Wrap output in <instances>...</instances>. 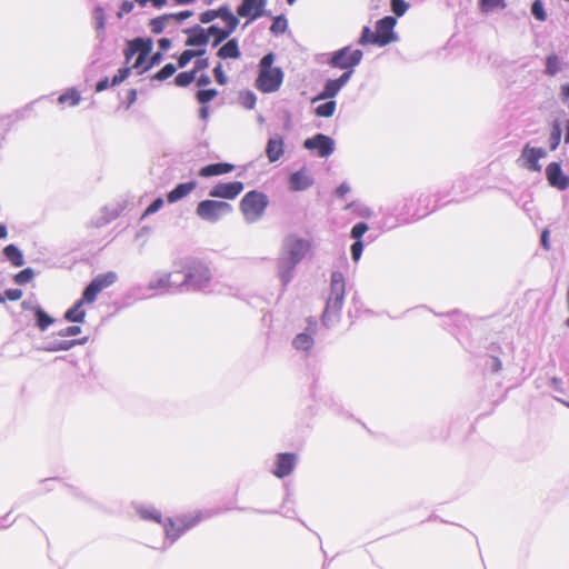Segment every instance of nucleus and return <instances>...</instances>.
<instances>
[{
  "label": "nucleus",
  "instance_id": "nucleus-39",
  "mask_svg": "<svg viewBox=\"0 0 569 569\" xmlns=\"http://www.w3.org/2000/svg\"><path fill=\"white\" fill-rule=\"evenodd\" d=\"M562 137V128L559 120H553L551 123V131L548 138L549 149L555 151L558 149Z\"/></svg>",
  "mask_w": 569,
  "mask_h": 569
},
{
  "label": "nucleus",
  "instance_id": "nucleus-19",
  "mask_svg": "<svg viewBox=\"0 0 569 569\" xmlns=\"http://www.w3.org/2000/svg\"><path fill=\"white\" fill-rule=\"evenodd\" d=\"M298 463V455L295 452H280L276 456L272 473L279 478H286L292 473Z\"/></svg>",
  "mask_w": 569,
  "mask_h": 569
},
{
  "label": "nucleus",
  "instance_id": "nucleus-31",
  "mask_svg": "<svg viewBox=\"0 0 569 569\" xmlns=\"http://www.w3.org/2000/svg\"><path fill=\"white\" fill-rule=\"evenodd\" d=\"M416 198L419 212L421 213V218L428 216L429 213L433 212L437 208H439V204L436 203L433 193L431 194L427 192H420Z\"/></svg>",
  "mask_w": 569,
  "mask_h": 569
},
{
  "label": "nucleus",
  "instance_id": "nucleus-4",
  "mask_svg": "<svg viewBox=\"0 0 569 569\" xmlns=\"http://www.w3.org/2000/svg\"><path fill=\"white\" fill-rule=\"evenodd\" d=\"M276 54L266 53L258 63V76L254 87L262 93H272L280 89L284 73L280 67H273Z\"/></svg>",
  "mask_w": 569,
  "mask_h": 569
},
{
  "label": "nucleus",
  "instance_id": "nucleus-1",
  "mask_svg": "<svg viewBox=\"0 0 569 569\" xmlns=\"http://www.w3.org/2000/svg\"><path fill=\"white\" fill-rule=\"evenodd\" d=\"M309 250L310 242L296 234H289L283 240L277 259V276L282 286V291L292 281L297 266L305 259Z\"/></svg>",
  "mask_w": 569,
  "mask_h": 569
},
{
  "label": "nucleus",
  "instance_id": "nucleus-28",
  "mask_svg": "<svg viewBox=\"0 0 569 569\" xmlns=\"http://www.w3.org/2000/svg\"><path fill=\"white\" fill-rule=\"evenodd\" d=\"M197 188V181L191 180L188 182L178 183L171 191L167 193V201L169 203L178 202L187 197Z\"/></svg>",
  "mask_w": 569,
  "mask_h": 569
},
{
  "label": "nucleus",
  "instance_id": "nucleus-42",
  "mask_svg": "<svg viewBox=\"0 0 569 569\" xmlns=\"http://www.w3.org/2000/svg\"><path fill=\"white\" fill-rule=\"evenodd\" d=\"M81 100L80 92L76 88L68 89L59 96L58 102L61 104L69 103V106H77Z\"/></svg>",
  "mask_w": 569,
  "mask_h": 569
},
{
  "label": "nucleus",
  "instance_id": "nucleus-61",
  "mask_svg": "<svg viewBox=\"0 0 569 569\" xmlns=\"http://www.w3.org/2000/svg\"><path fill=\"white\" fill-rule=\"evenodd\" d=\"M214 80L218 84L224 86L228 82V77L226 76L221 62H218L217 66L212 70Z\"/></svg>",
  "mask_w": 569,
  "mask_h": 569
},
{
  "label": "nucleus",
  "instance_id": "nucleus-35",
  "mask_svg": "<svg viewBox=\"0 0 569 569\" xmlns=\"http://www.w3.org/2000/svg\"><path fill=\"white\" fill-rule=\"evenodd\" d=\"M315 345L311 333L300 332L292 340V347L298 351L309 352Z\"/></svg>",
  "mask_w": 569,
  "mask_h": 569
},
{
  "label": "nucleus",
  "instance_id": "nucleus-21",
  "mask_svg": "<svg viewBox=\"0 0 569 569\" xmlns=\"http://www.w3.org/2000/svg\"><path fill=\"white\" fill-rule=\"evenodd\" d=\"M243 188L244 186L241 181L219 182L209 190V196L211 198L232 200L242 192Z\"/></svg>",
  "mask_w": 569,
  "mask_h": 569
},
{
  "label": "nucleus",
  "instance_id": "nucleus-5",
  "mask_svg": "<svg viewBox=\"0 0 569 569\" xmlns=\"http://www.w3.org/2000/svg\"><path fill=\"white\" fill-rule=\"evenodd\" d=\"M173 273L172 271L156 270L147 286L137 284L130 289V292L137 295L139 299L168 293L171 289H176L177 286L171 281Z\"/></svg>",
  "mask_w": 569,
  "mask_h": 569
},
{
  "label": "nucleus",
  "instance_id": "nucleus-22",
  "mask_svg": "<svg viewBox=\"0 0 569 569\" xmlns=\"http://www.w3.org/2000/svg\"><path fill=\"white\" fill-rule=\"evenodd\" d=\"M436 316L446 318L443 327L455 336H457L461 329H467L470 322L468 316L457 309L447 313H436Z\"/></svg>",
  "mask_w": 569,
  "mask_h": 569
},
{
  "label": "nucleus",
  "instance_id": "nucleus-16",
  "mask_svg": "<svg viewBox=\"0 0 569 569\" xmlns=\"http://www.w3.org/2000/svg\"><path fill=\"white\" fill-rule=\"evenodd\" d=\"M547 150L541 147H531L526 143L521 150L518 161H522L521 167L532 172H540L542 166L539 160L547 157Z\"/></svg>",
  "mask_w": 569,
  "mask_h": 569
},
{
  "label": "nucleus",
  "instance_id": "nucleus-12",
  "mask_svg": "<svg viewBox=\"0 0 569 569\" xmlns=\"http://www.w3.org/2000/svg\"><path fill=\"white\" fill-rule=\"evenodd\" d=\"M369 230V226L367 222L360 221L353 224L350 230V238L353 240V243L350 247V254L353 262H358L361 259L366 240H363V236ZM376 236L368 234L367 242L375 241Z\"/></svg>",
  "mask_w": 569,
  "mask_h": 569
},
{
  "label": "nucleus",
  "instance_id": "nucleus-10",
  "mask_svg": "<svg viewBox=\"0 0 569 569\" xmlns=\"http://www.w3.org/2000/svg\"><path fill=\"white\" fill-rule=\"evenodd\" d=\"M21 308L23 311L31 312L33 326L41 332H46L50 326L57 322V319L50 316L34 297L23 300Z\"/></svg>",
  "mask_w": 569,
  "mask_h": 569
},
{
  "label": "nucleus",
  "instance_id": "nucleus-59",
  "mask_svg": "<svg viewBox=\"0 0 569 569\" xmlns=\"http://www.w3.org/2000/svg\"><path fill=\"white\" fill-rule=\"evenodd\" d=\"M391 11L396 17H402L409 9V3L406 0H390Z\"/></svg>",
  "mask_w": 569,
  "mask_h": 569
},
{
  "label": "nucleus",
  "instance_id": "nucleus-51",
  "mask_svg": "<svg viewBox=\"0 0 569 569\" xmlns=\"http://www.w3.org/2000/svg\"><path fill=\"white\" fill-rule=\"evenodd\" d=\"M29 111H30V104H27L26 107L14 110L12 113L4 116L3 119L8 120V124H13L21 120H24L28 117Z\"/></svg>",
  "mask_w": 569,
  "mask_h": 569
},
{
  "label": "nucleus",
  "instance_id": "nucleus-55",
  "mask_svg": "<svg viewBox=\"0 0 569 569\" xmlns=\"http://www.w3.org/2000/svg\"><path fill=\"white\" fill-rule=\"evenodd\" d=\"M531 14L538 21L543 22L547 20V12L542 0H533L531 3Z\"/></svg>",
  "mask_w": 569,
  "mask_h": 569
},
{
  "label": "nucleus",
  "instance_id": "nucleus-23",
  "mask_svg": "<svg viewBox=\"0 0 569 569\" xmlns=\"http://www.w3.org/2000/svg\"><path fill=\"white\" fill-rule=\"evenodd\" d=\"M397 210L400 211V220L406 221V223L421 219L416 196L403 198L399 203H397Z\"/></svg>",
  "mask_w": 569,
  "mask_h": 569
},
{
  "label": "nucleus",
  "instance_id": "nucleus-63",
  "mask_svg": "<svg viewBox=\"0 0 569 569\" xmlns=\"http://www.w3.org/2000/svg\"><path fill=\"white\" fill-rule=\"evenodd\" d=\"M81 332V327L79 326H69L67 328L60 329L56 331V335L61 338L66 337H74L78 336Z\"/></svg>",
  "mask_w": 569,
  "mask_h": 569
},
{
  "label": "nucleus",
  "instance_id": "nucleus-11",
  "mask_svg": "<svg viewBox=\"0 0 569 569\" xmlns=\"http://www.w3.org/2000/svg\"><path fill=\"white\" fill-rule=\"evenodd\" d=\"M88 341L89 337L64 340L61 337H58L56 332H52L51 335L43 337L40 343L36 347V349L46 352L67 351L73 348L74 346L86 345Z\"/></svg>",
  "mask_w": 569,
  "mask_h": 569
},
{
  "label": "nucleus",
  "instance_id": "nucleus-17",
  "mask_svg": "<svg viewBox=\"0 0 569 569\" xmlns=\"http://www.w3.org/2000/svg\"><path fill=\"white\" fill-rule=\"evenodd\" d=\"M379 214H381V218L373 222V226L381 232H387L399 226L407 224L406 221L400 220V211L397 210V204L392 207H380Z\"/></svg>",
  "mask_w": 569,
  "mask_h": 569
},
{
  "label": "nucleus",
  "instance_id": "nucleus-62",
  "mask_svg": "<svg viewBox=\"0 0 569 569\" xmlns=\"http://www.w3.org/2000/svg\"><path fill=\"white\" fill-rule=\"evenodd\" d=\"M223 22H224V27H223L224 31L229 36H231L236 31V29L239 24V18H238V16L232 14L229 18H227Z\"/></svg>",
  "mask_w": 569,
  "mask_h": 569
},
{
  "label": "nucleus",
  "instance_id": "nucleus-50",
  "mask_svg": "<svg viewBox=\"0 0 569 569\" xmlns=\"http://www.w3.org/2000/svg\"><path fill=\"white\" fill-rule=\"evenodd\" d=\"M170 21L169 17H167V13L152 18L149 21V27L152 33L160 34L163 32L166 28V23Z\"/></svg>",
  "mask_w": 569,
  "mask_h": 569
},
{
  "label": "nucleus",
  "instance_id": "nucleus-3",
  "mask_svg": "<svg viewBox=\"0 0 569 569\" xmlns=\"http://www.w3.org/2000/svg\"><path fill=\"white\" fill-rule=\"evenodd\" d=\"M346 281L340 271H333L330 278V295L326 301L321 321L327 328L333 327L340 320V313L345 301Z\"/></svg>",
  "mask_w": 569,
  "mask_h": 569
},
{
  "label": "nucleus",
  "instance_id": "nucleus-26",
  "mask_svg": "<svg viewBox=\"0 0 569 569\" xmlns=\"http://www.w3.org/2000/svg\"><path fill=\"white\" fill-rule=\"evenodd\" d=\"M266 157L269 162H277L284 153V140L280 134L271 136L266 144Z\"/></svg>",
  "mask_w": 569,
  "mask_h": 569
},
{
  "label": "nucleus",
  "instance_id": "nucleus-43",
  "mask_svg": "<svg viewBox=\"0 0 569 569\" xmlns=\"http://www.w3.org/2000/svg\"><path fill=\"white\" fill-rule=\"evenodd\" d=\"M336 107L337 102L335 100L328 99L326 102L315 108V114L321 118H329L335 113Z\"/></svg>",
  "mask_w": 569,
  "mask_h": 569
},
{
  "label": "nucleus",
  "instance_id": "nucleus-47",
  "mask_svg": "<svg viewBox=\"0 0 569 569\" xmlns=\"http://www.w3.org/2000/svg\"><path fill=\"white\" fill-rule=\"evenodd\" d=\"M239 103L248 110H252L257 103V96L251 90H242L239 92Z\"/></svg>",
  "mask_w": 569,
  "mask_h": 569
},
{
  "label": "nucleus",
  "instance_id": "nucleus-30",
  "mask_svg": "<svg viewBox=\"0 0 569 569\" xmlns=\"http://www.w3.org/2000/svg\"><path fill=\"white\" fill-rule=\"evenodd\" d=\"M217 57L222 60L239 59L241 57V51L238 40L236 38L228 39L227 42L218 49Z\"/></svg>",
  "mask_w": 569,
  "mask_h": 569
},
{
  "label": "nucleus",
  "instance_id": "nucleus-14",
  "mask_svg": "<svg viewBox=\"0 0 569 569\" xmlns=\"http://www.w3.org/2000/svg\"><path fill=\"white\" fill-rule=\"evenodd\" d=\"M266 4L267 0H241L237 7V14L248 19L244 27L263 16H271V12L266 10Z\"/></svg>",
  "mask_w": 569,
  "mask_h": 569
},
{
  "label": "nucleus",
  "instance_id": "nucleus-49",
  "mask_svg": "<svg viewBox=\"0 0 569 569\" xmlns=\"http://www.w3.org/2000/svg\"><path fill=\"white\" fill-rule=\"evenodd\" d=\"M196 71H182L174 77V84L180 88H186L196 80Z\"/></svg>",
  "mask_w": 569,
  "mask_h": 569
},
{
  "label": "nucleus",
  "instance_id": "nucleus-27",
  "mask_svg": "<svg viewBox=\"0 0 569 569\" xmlns=\"http://www.w3.org/2000/svg\"><path fill=\"white\" fill-rule=\"evenodd\" d=\"M132 507L142 520L162 523V515L153 506L133 502Z\"/></svg>",
  "mask_w": 569,
  "mask_h": 569
},
{
  "label": "nucleus",
  "instance_id": "nucleus-57",
  "mask_svg": "<svg viewBox=\"0 0 569 569\" xmlns=\"http://www.w3.org/2000/svg\"><path fill=\"white\" fill-rule=\"evenodd\" d=\"M451 196L453 197V192L451 190V187L448 188H441V189H438L435 193H433V197L436 199V203L439 204V207L443 206V204H447L448 200L451 198Z\"/></svg>",
  "mask_w": 569,
  "mask_h": 569
},
{
  "label": "nucleus",
  "instance_id": "nucleus-15",
  "mask_svg": "<svg viewBox=\"0 0 569 569\" xmlns=\"http://www.w3.org/2000/svg\"><path fill=\"white\" fill-rule=\"evenodd\" d=\"M396 24L397 18L393 16H386L377 21L375 40L379 41V47H386L398 40L395 32Z\"/></svg>",
  "mask_w": 569,
  "mask_h": 569
},
{
  "label": "nucleus",
  "instance_id": "nucleus-45",
  "mask_svg": "<svg viewBox=\"0 0 569 569\" xmlns=\"http://www.w3.org/2000/svg\"><path fill=\"white\" fill-rule=\"evenodd\" d=\"M376 32H373L370 27H362L360 37L357 40L359 46L366 47L368 44H375L379 47V41L375 40Z\"/></svg>",
  "mask_w": 569,
  "mask_h": 569
},
{
  "label": "nucleus",
  "instance_id": "nucleus-24",
  "mask_svg": "<svg viewBox=\"0 0 569 569\" xmlns=\"http://www.w3.org/2000/svg\"><path fill=\"white\" fill-rule=\"evenodd\" d=\"M313 183L315 179L307 172L306 167L290 173L288 178L289 190L293 192L305 191L312 187Z\"/></svg>",
  "mask_w": 569,
  "mask_h": 569
},
{
  "label": "nucleus",
  "instance_id": "nucleus-64",
  "mask_svg": "<svg viewBox=\"0 0 569 569\" xmlns=\"http://www.w3.org/2000/svg\"><path fill=\"white\" fill-rule=\"evenodd\" d=\"M194 58L193 50L187 49L178 58V67L184 68Z\"/></svg>",
  "mask_w": 569,
  "mask_h": 569
},
{
  "label": "nucleus",
  "instance_id": "nucleus-7",
  "mask_svg": "<svg viewBox=\"0 0 569 569\" xmlns=\"http://www.w3.org/2000/svg\"><path fill=\"white\" fill-rule=\"evenodd\" d=\"M268 204L269 200L266 193L258 190H251L241 199L240 210L244 216L246 221L252 223L263 216Z\"/></svg>",
  "mask_w": 569,
  "mask_h": 569
},
{
  "label": "nucleus",
  "instance_id": "nucleus-58",
  "mask_svg": "<svg viewBox=\"0 0 569 569\" xmlns=\"http://www.w3.org/2000/svg\"><path fill=\"white\" fill-rule=\"evenodd\" d=\"M163 199L161 197H157L143 211L140 217V220L146 219L147 217L158 212L163 207Z\"/></svg>",
  "mask_w": 569,
  "mask_h": 569
},
{
  "label": "nucleus",
  "instance_id": "nucleus-9",
  "mask_svg": "<svg viewBox=\"0 0 569 569\" xmlns=\"http://www.w3.org/2000/svg\"><path fill=\"white\" fill-rule=\"evenodd\" d=\"M362 50L352 49L351 46H346L329 53L327 62L331 68L351 69L359 66L362 61Z\"/></svg>",
  "mask_w": 569,
  "mask_h": 569
},
{
  "label": "nucleus",
  "instance_id": "nucleus-44",
  "mask_svg": "<svg viewBox=\"0 0 569 569\" xmlns=\"http://www.w3.org/2000/svg\"><path fill=\"white\" fill-rule=\"evenodd\" d=\"M219 94L214 88H202L196 92V100L199 104H208Z\"/></svg>",
  "mask_w": 569,
  "mask_h": 569
},
{
  "label": "nucleus",
  "instance_id": "nucleus-25",
  "mask_svg": "<svg viewBox=\"0 0 569 569\" xmlns=\"http://www.w3.org/2000/svg\"><path fill=\"white\" fill-rule=\"evenodd\" d=\"M187 34L186 46L206 47L209 43L208 31L200 24L183 30Z\"/></svg>",
  "mask_w": 569,
  "mask_h": 569
},
{
  "label": "nucleus",
  "instance_id": "nucleus-38",
  "mask_svg": "<svg viewBox=\"0 0 569 569\" xmlns=\"http://www.w3.org/2000/svg\"><path fill=\"white\" fill-rule=\"evenodd\" d=\"M208 38L212 37V47L216 48L220 46L222 42L229 39V34L218 24H211L207 28Z\"/></svg>",
  "mask_w": 569,
  "mask_h": 569
},
{
  "label": "nucleus",
  "instance_id": "nucleus-6",
  "mask_svg": "<svg viewBox=\"0 0 569 569\" xmlns=\"http://www.w3.org/2000/svg\"><path fill=\"white\" fill-rule=\"evenodd\" d=\"M203 518V513L198 511L194 515H183L176 519L166 518L162 520V527L164 530L166 542L163 546V550L176 542L182 535H184L189 529L197 526Z\"/></svg>",
  "mask_w": 569,
  "mask_h": 569
},
{
  "label": "nucleus",
  "instance_id": "nucleus-8",
  "mask_svg": "<svg viewBox=\"0 0 569 569\" xmlns=\"http://www.w3.org/2000/svg\"><path fill=\"white\" fill-rule=\"evenodd\" d=\"M232 210V206L226 201L207 199L197 204L196 213L200 219L216 223L223 216L231 213Z\"/></svg>",
  "mask_w": 569,
  "mask_h": 569
},
{
  "label": "nucleus",
  "instance_id": "nucleus-48",
  "mask_svg": "<svg viewBox=\"0 0 569 569\" xmlns=\"http://www.w3.org/2000/svg\"><path fill=\"white\" fill-rule=\"evenodd\" d=\"M101 290L90 281L83 289L82 298L80 299L83 303H93Z\"/></svg>",
  "mask_w": 569,
  "mask_h": 569
},
{
  "label": "nucleus",
  "instance_id": "nucleus-34",
  "mask_svg": "<svg viewBox=\"0 0 569 569\" xmlns=\"http://www.w3.org/2000/svg\"><path fill=\"white\" fill-rule=\"evenodd\" d=\"M451 190L453 192V197H451L447 202H459L463 194L470 191V180L467 177L457 178L451 184Z\"/></svg>",
  "mask_w": 569,
  "mask_h": 569
},
{
  "label": "nucleus",
  "instance_id": "nucleus-18",
  "mask_svg": "<svg viewBox=\"0 0 569 569\" xmlns=\"http://www.w3.org/2000/svg\"><path fill=\"white\" fill-rule=\"evenodd\" d=\"M153 49V41L151 38L137 37L127 41L123 54L128 63L133 56L149 57Z\"/></svg>",
  "mask_w": 569,
  "mask_h": 569
},
{
  "label": "nucleus",
  "instance_id": "nucleus-36",
  "mask_svg": "<svg viewBox=\"0 0 569 569\" xmlns=\"http://www.w3.org/2000/svg\"><path fill=\"white\" fill-rule=\"evenodd\" d=\"M122 210H123V207L121 204H116V206H111V207L106 206L102 209V216L99 218L97 226L101 227V226L110 223L111 221H113L121 214Z\"/></svg>",
  "mask_w": 569,
  "mask_h": 569
},
{
  "label": "nucleus",
  "instance_id": "nucleus-53",
  "mask_svg": "<svg viewBox=\"0 0 569 569\" xmlns=\"http://www.w3.org/2000/svg\"><path fill=\"white\" fill-rule=\"evenodd\" d=\"M288 28V21L283 14L273 18L270 26V32L278 36L283 33Z\"/></svg>",
  "mask_w": 569,
  "mask_h": 569
},
{
  "label": "nucleus",
  "instance_id": "nucleus-46",
  "mask_svg": "<svg viewBox=\"0 0 569 569\" xmlns=\"http://www.w3.org/2000/svg\"><path fill=\"white\" fill-rule=\"evenodd\" d=\"M481 12L489 13L496 9H505L507 7L506 0H478Z\"/></svg>",
  "mask_w": 569,
  "mask_h": 569
},
{
  "label": "nucleus",
  "instance_id": "nucleus-52",
  "mask_svg": "<svg viewBox=\"0 0 569 569\" xmlns=\"http://www.w3.org/2000/svg\"><path fill=\"white\" fill-rule=\"evenodd\" d=\"M34 277V270L30 267L22 269L13 276V282L19 286L29 283Z\"/></svg>",
  "mask_w": 569,
  "mask_h": 569
},
{
  "label": "nucleus",
  "instance_id": "nucleus-13",
  "mask_svg": "<svg viewBox=\"0 0 569 569\" xmlns=\"http://www.w3.org/2000/svg\"><path fill=\"white\" fill-rule=\"evenodd\" d=\"M303 148L316 153L319 158H328L335 152V140L325 133H316L303 141Z\"/></svg>",
  "mask_w": 569,
  "mask_h": 569
},
{
  "label": "nucleus",
  "instance_id": "nucleus-2",
  "mask_svg": "<svg viewBox=\"0 0 569 569\" xmlns=\"http://www.w3.org/2000/svg\"><path fill=\"white\" fill-rule=\"evenodd\" d=\"M177 268L176 272L183 273V280L177 283L178 292H200L209 288L212 280V272L207 262L199 258L187 257L176 259L172 262Z\"/></svg>",
  "mask_w": 569,
  "mask_h": 569
},
{
  "label": "nucleus",
  "instance_id": "nucleus-20",
  "mask_svg": "<svg viewBox=\"0 0 569 569\" xmlns=\"http://www.w3.org/2000/svg\"><path fill=\"white\" fill-rule=\"evenodd\" d=\"M545 172L550 187L560 191H565L569 188V176L563 172L560 162H550L546 167Z\"/></svg>",
  "mask_w": 569,
  "mask_h": 569
},
{
  "label": "nucleus",
  "instance_id": "nucleus-54",
  "mask_svg": "<svg viewBox=\"0 0 569 569\" xmlns=\"http://www.w3.org/2000/svg\"><path fill=\"white\" fill-rule=\"evenodd\" d=\"M93 21H94V28L98 32L104 31L106 28V13L102 7L97 6L93 9Z\"/></svg>",
  "mask_w": 569,
  "mask_h": 569
},
{
  "label": "nucleus",
  "instance_id": "nucleus-33",
  "mask_svg": "<svg viewBox=\"0 0 569 569\" xmlns=\"http://www.w3.org/2000/svg\"><path fill=\"white\" fill-rule=\"evenodd\" d=\"M341 89L342 87L336 79H328L326 80L322 90L312 99V102L328 99L332 100Z\"/></svg>",
  "mask_w": 569,
  "mask_h": 569
},
{
  "label": "nucleus",
  "instance_id": "nucleus-56",
  "mask_svg": "<svg viewBox=\"0 0 569 569\" xmlns=\"http://www.w3.org/2000/svg\"><path fill=\"white\" fill-rule=\"evenodd\" d=\"M177 68L173 63L164 64L159 71H157L153 76V80L164 81L174 74Z\"/></svg>",
  "mask_w": 569,
  "mask_h": 569
},
{
  "label": "nucleus",
  "instance_id": "nucleus-37",
  "mask_svg": "<svg viewBox=\"0 0 569 569\" xmlns=\"http://www.w3.org/2000/svg\"><path fill=\"white\" fill-rule=\"evenodd\" d=\"M83 305V301L78 300L71 308H69L64 312V319L69 322H83L86 317V311L82 309Z\"/></svg>",
  "mask_w": 569,
  "mask_h": 569
},
{
  "label": "nucleus",
  "instance_id": "nucleus-41",
  "mask_svg": "<svg viewBox=\"0 0 569 569\" xmlns=\"http://www.w3.org/2000/svg\"><path fill=\"white\" fill-rule=\"evenodd\" d=\"M561 70V59L556 53L546 57L545 73L553 77Z\"/></svg>",
  "mask_w": 569,
  "mask_h": 569
},
{
  "label": "nucleus",
  "instance_id": "nucleus-32",
  "mask_svg": "<svg viewBox=\"0 0 569 569\" xmlns=\"http://www.w3.org/2000/svg\"><path fill=\"white\" fill-rule=\"evenodd\" d=\"M2 254L16 268L22 267L26 263L23 252L14 243L6 246L2 249Z\"/></svg>",
  "mask_w": 569,
  "mask_h": 569
},
{
  "label": "nucleus",
  "instance_id": "nucleus-60",
  "mask_svg": "<svg viewBox=\"0 0 569 569\" xmlns=\"http://www.w3.org/2000/svg\"><path fill=\"white\" fill-rule=\"evenodd\" d=\"M131 73V68L129 67H122L118 69L117 73L113 76L111 80V86H118L121 82H123Z\"/></svg>",
  "mask_w": 569,
  "mask_h": 569
},
{
  "label": "nucleus",
  "instance_id": "nucleus-40",
  "mask_svg": "<svg viewBox=\"0 0 569 569\" xmlns=\"http://www.w3.org/2000/svg\"><path fill=\"white\" fill-rule=\"evenodd\" d=\"M118 280V274L114 271H108L96 276L91 281L102 291L103 289L112 286Z\"/></svg>",
  "mask_w": 569,
  "mask_h": 569
},
{
  "label": "nucleus",
  "instance_id": "nucleus-29",
  "mask_svg": "<svg viewBox=\"0 0 569 569\" xmlns=\"http://www.w3.org/2000/svg\"><path fill=\"white\" fill-rule=\"evenodd\" d=\"M234 169V166L229 162H214L207 166H203L198 174L202 178H210L216 176H221L231 172Z\"/></svg>",
  "mask_w": 569,
  "mask_h": 569
}]
</instances>
